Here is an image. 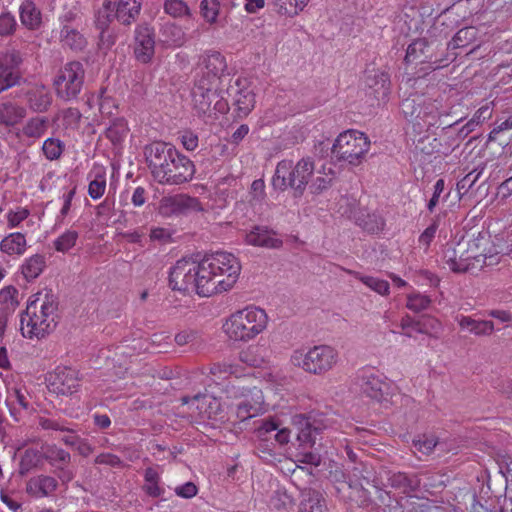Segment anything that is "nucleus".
Masks as SVG:
<instances>
[{
    "label": "nucleus",
    "instance_id": "ea45409f",
    "mask_svg": "<svg viewBox=\"0 0 512 512\" xmlns=\"http://www.w3.org/2000/svg\"><path fill=\"white\" fill-rule=\"evenodd\" d=\"M43 455L51 465L57 468H62V466L68 464L71 459L67 451L52 445L43 447Z\"/></svg>",
    "mask_w": 512,
    "mask_h": 512
},
{
    "label": "nucleus",
    "instance_id": "bb28decb",
    "mask_svg": "<svg viewBox=\"0 0 512 512\" xmlns=\"http://www.w3.org/2000/svg\"><path fill=\"white\" fill-rule=\"evenodd\" d=\"M26 108L11 100L0 102V124L13 127L26 117Z\"/></svg>",
    "mask_w": 512,
    "mask_h": 512
},
{
    "label": "nucleus",
    "instance_id": "f3484780",
    "mask_svg": "<svg viewBox=\"0 0 512 512\" xmlns=\"http://www.w3.org/2000/svg\"><path fill=\"white\" fill-rule=\"evenodd\" d=\"M133 53L135 59L142 64L150 63L155 55V32L146 23L135 28Z\"/></svg>",
    "mask_w": 512,
    "mask_h": 512
},
{
    "label": "nucleus",
    "instance_id": "9b49d317",
    "mask_svg": "<svg viewBox=\"0 0 512 512\" xmlns=\"http://www.w3.org/2000/svg\"><path fill=\"white\" fill-rule=\"evenodd\" d=\"M236 107L238 117H246L254 108L255 94L246 78H237L234 83L223 87V92L213 102V109L219 113L229 110V101Z\"/></svg>",
    "mask_w": 512,
    "mask_h": 512
},
{
    "label": "nucleus",
    "instance_id": "393cba45",
    "mask_svg": "<svg viewBox=\"0 0 512 512\" xmlns=\"http://www.w3.org/2000/svg\"><path fill=\"white\" fill-rule=\"evenodd\" d=\"M434 49L425 38H419L413 41L406 50V63H426L432 62Z\"/></svg>",
    "mask_w": 512,
    "mask_h": 512
},
{
    "label": "nucleus",
    "instance_id": "4468645a",
    "mask_svg": "<svg viewBox=\"0 0 512 512\" xmlns=\"http://www.w3.org/2000/svg\"><path fill=\"white\" fill-rule=\"evenodd\" d=\"M177 148L164 141H153L143 148L146 165L153 179L160 183L163 173L175 159Z\"/></svg>",
    "mask_w": 512,
    "mask_h": 512
},
{
    "label": "nucleus",
    "instance_id": "473e14b6",
    "mask_svg": "<svg viewBox=\"0 0 512 512\" xmlns=\"http://www.w3.org/2000/svg\"><path fill=\"white\" fill-rule=\"evenodd\" d=\"M440 125V112L438 111V107L433 102L428 101V103L424 105V110L420 116V121L416 124L415 131L421 133L428 131L431 127L438 128Z\"/></svg>",
    "mask_w": 512,
    "mask_h": 512
},
{
    "label": "nucleus",
    "instance_id": "5701e85b",
    "mask_svg": "<svg viewBox=\"0 0 512 512\" xmlns=\"http://www.w3.org/2000/svg\"><path fill=\"white\" fill-rule=\"evenodd\" d=\"M142 0H119L112 4L115 19L124 26H130L138 18Z\"/></svg>",
    "mask_w": 512,
    "mask_h": 512
},
{
    "label": "nucleus",
    "instance_id": "338daca9",
    "mask_svg": "<svg viewBox=\"0 0 512 512\" xmlns=\"http://www.w3.org/2000/svg\"><path fill=\"white\" fill-rule=\"evenodd\" d=\"M181 143L186 150L193 151L198 146V136L191 131H185L181 136Z\"/></svg>",
    "mask_w": 512,
    "mask_h": 512
},
{
    "label": "nucleus",
    "instance_id": "2eb2a0df",
    "mask_svg": "<svg viewBox=\"0 0 512 512\" xmlns=\"http://www.w3.org/2000/svg\"><path fill=\"white\" fill-rule=\"evenodd\" d=\"M356 380L361 392L372 400L381 402L386 400L390 394V382L382 374L372 369L360 370Z\"/></svg>",
    "mask_w": 512,
    "mask_h": 512
},
{
    "label": "nucleus",
    "instance_id": "39448f33",
    "mask_svg": "<svg viewBox=\"0 0 512 512\" xmlns=\"http://www.w3.org/2000/svg\"><path fill=\"white\" fill-rule=\"evenodd\" d=\"M268 325L267 312L259 306L248 305L226 317L222 331L230 341L248 343L264 333Z\"/></svg>",
    "mask_w": 512,
    "mask_h": 512
},
{
    "label": "nucleus",
    "instance_id": "1a4fd4ad",
    "mask_svg": "<svg viewBox=\"0 0 512 512\" xmlns=\"http://www.w3.org/2000/svg\"><path fill=\"white\" fill-rule=\"evenodd\" d=\"M314 162L309 158H302L293 166L290 160L280 161L272 178L274 189L284 191L287 187L294 190V196L303 195L305 188L314 172Z\"/></svg>",
    "mask_w": 512,
    "mask_h": 512
},
{
    "label": "nucleus",
    "instance_id": "8fccbe9b",
    "mask_svg": "<svg viewBox=\"0 0 512 512\" xmlns=\"http://www.w3.org/2000/svg\"><path fill=\"white\" fill-rule=\"evenodd\" d=\"M360 281L376 293L385 296L389 294V283L383 279L372 276H360Z\"/></svg>",
    "mask_w": 512,
    "mask_h": 512
},
{
    "label": "nucleus",
    "instance_id": "2f4dec72",
    "mask_svg": "<svg viewBox=\"0 0 512 512\" xmlns=\"http://www.w3.org/2000/svg\"><path fill=\"white\" fill-rule=\"evenodd\" d=\"M18 305V290L15 287L7 286L0 290V319L14 313Z\"/></svg>",
    "mask_w": 512,
    "mask_h": 512
},
{
    "label": "nucleus",
    "instance_id": "4be33fe9",
    "mask_svg": "<svg viewBox=\"0 0 512 512\" xmlns=\"http://www.w3.org/2000/svg\"><path fill=\"white\" fill-rule=\"evenodd\" d=\"M245 241L248 245L264 248H279L282 239L269 226H251L245 232Z\"/></svg>",
    "mask_w": 512,
    "mask_h": 512
},
{
    "label": "nucleus",
    "instance_id": "79ce46f5",
    "mask_svg": "<svg viewBox=\"0 0 512 512\" xmlns=\"http://www.w3.org/2000/svg\"><path fill=\"white\" fill-rule=\"evenodd\" d=\"M220 13L219 0H202L200 3V14L210 25L216 24Z\"/></svg>",
    "mask_w": 512,
    "mask_h": 512
},
{
    "label": "nucleus",
    "instance_id": "69168bd1",
    "mask_svg": "<svg viewBox=\"0 0 512 512\" xmlns=\"http://www.w3.org/2000/svg\"><path fill=\"white\" fill-rule=\"evenodd\" d=\"M95 463L100 465H108L117 467L121 465V460L118 456L111 453H101L95 458Z\"/></svg>",
    "mask_w": 512,
    "mask_h": 512
},
{
    "label": "nucleus",
    "instance_id": "aec40b11",
    "mask_svg": "<svg viewBox=\"0 0 512 512\" xmlns=\"http://www.w3.org/2000/svg\"><path fill=\"white\" fill-rule=\"evenodd\" d=\"M49 381L52 391L60 395H72L80 388L78 372L71 368H58Z\"/></svg>",
    "mask_w": 512,
    "mask_h": 512
},
{
    "label": "nucleus",
    "instance_id": "4d7b16f0",
    "mask_svg": "<svg viewBox=\"0 0 512 512\" xmlns=\"http://www.w3.org/2000/svg\"><path fill=\"white\" fill-rule=\"evenodd\" d=\"M175 230L164 227V226H156L150 232V238L153 241H158L159 243L165 244L172 242L174 240Z\"/></svg>",
    "mask_w": 512,
    "mask_h": 512
},
{
    "label": "nucleus",
    "instance_id": "a211bd4d",
    "mask_svg": "<svg viewBox=\"0 0 512 512\" xmlns=\"http://www.w3.org/2000/svg\"><path fill=\"white\" fill-rule=\"evenodd\" d=\"M240 361V357L236 359H225L220 362L214 363L210 369L213 376L218 379L233 378L231 382L243 381L247 383L250 381H259L254 373L247 370Z\"/></svg>",
    "mask_w": 512,
    "mask_h": 512
},
{
    "label": "nucleus",
    "instance_id": "a878e982",
    "mask_svg": "<svg viewBox=\"0 0 512 512\" xmlns=\"http://www.w3.org/2000/svg\"><path fill=\"white\" fill-rule=\"evenodd\" d=\"M28 107L36 113L48 111L52 104V95L45 86H34L25 93Z\"/></svg>",
    "mask_w": 512,
    "mask_h": 512
},
{
    "label": "nucleus",
    "instance_id": "6e6552de",
    "mask_svg": "<svg viewBox=\"0 0 512 512\" xmlns=\"http://www.w3.org/2000/svg\"><path fill=\"white\" fill-rule=\"evenodd\" d=\"M202 259L187 256L179 259L169 273V284L173 290L195 292L199 296L208 297L206 285L202 278Z\"/></svg>",
    "mask_w": 512,
    "mask_h": 512
},
{
    "label": "nucleus",
    "instance_id": "de8ad7c7",
    "mask_svg": "<svg viewBox=\"0 0 512 512\" xmlns=\"http://www.w3.org/2000/svg\"><path fill=\"white\" fill-rule=\"evenodd\" d=\"M431 304L429 296L413 292L407 296L406 307L413 312H420L427 309Z\"/></svg>",
    "mask_w": 512,
    "mask_h": 512
},
{
    "label": "nucleus",
    "instance_id": "5fc2aeb1",
    "mask_svg": "<svg viewBox=\"0 0 512 512\" xmlns=\"http://www.w3.org/2000/svg\"><path fill=\"white\" fill-rule=\"evenodd\" d=\"M77 238L78 234L75 231L68 230L55 240V249L59 252L68 251L75 245Z\"/></svg>",
    "mask_w": 512,
    "mask_h": 512
},
{
    "label": "nucleus",
    "instance_id": "f257e3e1",
    "mask_svg": "<svg viewBox=\"0 0 512 512\" xmlns=\"http://www.w3.org/2000/svg\"><path fill=\"white\" fill-rule=\"evenodd\" d=\"M500 253L497 245L491 241L486 229L468 242L459 241L456 245L447 244L443 252V263L454 273H474L486 265Z\"/></svg>",
    "mask_w": 512,
    "mask_h": 512
},
{
    "label": "nucleus",
    "instance_id": "72a5a7b5",
    "mask_svg": "<svg viewBox=\"0 0 512 512\" xmlns=\"http://www.w3.org/2000/svg\"><path fill=\"white\" fill-rule=\"evenodd\" d=\"M49 127V120L46 117H32L22 127V135L27 138L39 139L44 136Z\"/></svg>",
    "mask_w": 512,
    "mask_h": 512
},
{
    "label": "nucleus",
    "instance_id": "c85d7f7f",
    "mask_svg": "<svg viewBox=\"0 0 512 512\" xmlns=\"http://www.w3.org/2000/svg\"><path fill=\"white\" fill-rule=\"evenodd\" d=\"M456 321L459 327L476 336H489L494 332V323L488 320H476L470 316L458 315Z\"/></svg>",
    "mask_w": 512,
    "mask_h": 512
},
{
    "label": "nucleus",
    "instance_id": "b1692460",
    "mask_svg": "<svg viewBox=\"0 0 512 512\" xmlns=\"http://www.w3.org/2000/svg\"><path fill=\"white\" fill-rule=\"evenodd\" d=\"M57 480L48 475H38L30 478L26 484V492L34 498L52 495L57 489Z\"/></svg>",
    "mask_w": 512,
    "mask_h": 512
},
{
    "label": "nucleus",
    "instance_id": "c03bdc74",
    "mask_svg": "<svg viewBox=\"0 0 512 512\" xmlns=\"http://www.w3.org/2000/svg\"><path fill=\"white\" fill-rule=\"evenodd\" d=\"M195 401L198 402L197 408L200 413H203L208 418H215L220 408V402L211 396L196 397Z\"/></svg>",
    "mask_w": 512,
    "mask_h": 512
},
{
    "label": "nucleus",
    "instance_id": "423d86ee",
    "mask_svg": "<svg viewBox=\"0 0 512 512\" xmlns=\"http://www.w3.org/2000/svg\"><path fill=\"white\" fill-rule=\"evenodd\" d=\"M256 382H229L225 388L227 397L236 401L235 415L239 421L261 416L268 411L263 391Z\"/></svg>",
    "mask_w": 512,
    "mask_h": 512
},
{
    "label": "nucleus",
    "instance_id": "6ab92c4d",
    "mask_svg": "<svg viewBox=\"0 0 512 512\" xmlns=\"http://www.w3.org/2000/svg\"><path fill=\"white\" fill-rule=\"evenodd\" d=\"M159 214L165 217L203 211L200 201L187 195L164 197L159 203Z\"/></svg>",
    "mask_w": 512,
    "mask_h": 512
},
{
    "label": "nucleus",
    "instance_id": "c9c22d12",
    "mask_svg": "<svg viewBox=\"0 0 512 512\" xmlns=\"http://www.w3.org/2000/svg\"><path fill=\"white\" fill-rule=\"evenodd\" d=\"M326 505L321 493L309 490L304 494L299 512H325Z\"/></svg>",
    "mask_w": 512,
    "mask_h": 512
},
{
    "label": "nucleus",
    "instance_id": "0e129e2a",
    "mask_svg": "<svg viewBox=\"0 0 512 512\" xmlns=\"http://www.w3.org/2000/svg\"><path fill=\"white\" fill-rule=\"evenodd\" d=\"M197 492L198 489L193 482H186L175 488L176 495L186 499L194 497Z\"/></svg>",
    "mask_w": 512,
    "mask_h": 512
},
{
    "label": "nucleus",
    "instance_id": "49530a36",
    "mask_svg": "<svg viewBox=\"0 0 512 512\" xmlns=\"http://www.w3.org/2000/svg\"><path fill=\"white\" fill-rule=\"evenodd\" d=\"M491 109L488 106H483L479 108L474 116L464 125L460 133L467 136L469 133H471L476 126H478L481 122H483L485 119L491 117Z\"/></svg>",
    "mask_w": 512,
    "mask_h": 512
},
{
    "label": "nucleus",
    "instance_id": "4c0bfd02",
    "mask_svg": "<svg viewBox=\"0 0 512 512\" xmlns=\"http://www.w3.org/2000/svg\"><path fill=\"white\" fill-rule=\"evenodd\" d=\"M262 352V348L258 345H249L240 351V361L249 367H260L266 362Z\"/></svg>",
    "mask_w": 512,
    "mask_h": 512
},
{
    "label": "nucleus",
    "instance_id": "7c9ffc66",
    "mask_svg": "<svg viewBox=\"0 0 512 512\" xmlns=\"http://www.w3.org/2000/svg\"><path fill=\"white\" fill-rule=\"evenodd\" d=\"M60 41L63 46L73 51H82L87 45L84 35L77 28L67 24L62 26Z\"/></svg>",
    "mask_w": 512,
    "mask_h": 512
},
{
    "label": "nucleus",
    "instance_id": "20e7f679",
    "mask_svg": "<svg viewBox=\"0 0 512 512\" xmlns=\"http://www.w3.org/2000/svg\"><path fill=\"white\" fill-rule=\"evenodd\" d=\"M202 273L209 297L234 287L241 273V263L232 253L216 252L202 259Z\"/></svg>",
    "mask_w": 512,
    "mask_h": 512
},
{
    "label": "nucleus",
    "instance_id": "c756f323",
    "mask_svg": "<svg viewBox=\"0 0 512 512\" xmlns=\"http://www.w3.org/2000/svg\"><path fill=\"white\" fill-rule=\"evenodd\" d=\"M427 103L420 96H415L404 99L400 104L404 117L413 124L414 131L416 130V124L420 121L424 105Z\"/></svg>",
    "mask_w": 512,
    "mask_h": 512
},
{
    "label": "nucleus",
    "instance_id": "f8f14e48",
    "mask_svg": "<svg viewBox=\"0 0 512 512\" xmlns=\"http://www.w3.org/2000/svg\"><path fill=\"white\" fill-rule=\"evenodd\" d=\"M85 70L79 61L66 63L54 79V86L58 98L64 101L77 99L84 85Z\"/></svg>",
    "mask_w": 512,
    "mask_h": 512
},
{
    "label": "nucleus",
    "instance_id": "864d4df0",
    "mask_svg": "<svg viewBox=\"0 0 512 512\" xmlns=\"http://www.w3.org/2000/svg\"><path fill=\"white\" fill-rule=\"evenodd\" d=\"M273 4L278 14L289 17H294L303 10L294 0H273Z\"/></svg>",
    "mask_w": 512,
    "mask_h": 512
},
{
    "label": "nucleus",
    "instance_id": "13d9d810",
    "mask_svg": "<svg viewBox=\"0 0 512 512\" xmlns=\"http://www.w3.org/2000/svg\"><path fill=\"white\" fill-rule=\"evenodd\" d=\"M81 113L77 108H67L62 112L63 125L65 128L77 129L81 120Z\"/></svg>",
    "mask_w": 512,
    "mask_h": 512
},
{
    "label": "nucleus",
    "instance_id": "3c124183",
    "mask_svg": "<svg viewBox=\"0 0 512 512\" xmlns=\"http://www.w3.org/2000/svg\"><path fill=\"white\" fill-rule=\"evenodd\" d=\"M44 457L43 452L40 453L36 449H27L21 459V472L29 471L31 468L38 466Z\"/></svg>",
    "mask_w": 512,
    "mask_h": 512
},
{
    "label": "nucleus",
    "instance_id": "bf43d9fd",
    "mask_svg": "<svg viewBox=\"0 0 512 512\" xmlns=\"http://www.w3.org/2000/svg\"><path fill=\"white\" fill-rule=\"evenodd\" d=\"M413 445L419 452L428 454L437 445V439L433 435H423L413 441Z\"/></svg>",
    "mask_w": 512,
    "mask_h": 512
},
{
    "label": "nucleus",
    "instance_id": "a19ab883",
    "mask_svg": "<svg viewBox=\"0 0 512 512\" xmlns=\"http://www.w3.org/2000/svg\"><path fill=\"white\" fill-rule=\"evenodd\" d=\"M163 8L166 14L173 18H191L193 13L184 0H164Z\"/></svg>",
    "mask_w": 512,
    "mask_h": 512
},
{
    "label": "nucleus",
    "instance_id": "f704fd0d",
    "mask_svg": "<svg viewBox=\"0 0 512 512\" xmlns=\"http://www.w3.org/2000/svg\"><path fill=\"white\" fill-rule=\"evenodd\" d=\"M1 250L9 255H21L26 250V239L21 233H11L0 243Z\"/></svg>",
    "mask_w": 512,
    "mask_h": 512
},
{
    "label": "nucleus",
    "instance_id": "0eeeda50",
    "mask_svg": "<svg viewBox=\"0 0 512 512\" xmlns=\"http://www.w3.org/2000/svg\"><path fill=\"white\" fill-rule=\"evenodd\" d=\"M339 362V352L331 345L320 344L309 349L292 351L289 364L306 373L322 376L331 371Z\"/></svg>",
    "mask_w": 512,
    "mask_h": 512
},
{
    "label": "nucleus",
    "instance_id": "ddd939ff",
    "mask_svg": "<svg viewBox=\"0 0 512 512\" xmlns=\"http://www.w3.org/2000/svg\"><path fill=\"white\" fill-rule=\"evenodd\" d=\"M23 54L15 49L0 52V94L27 83Z\"/></svg>",
    "mask_w": 512,
    "mask_h": 512
},
{
    "label": "nucleus",
    "instance_id": "37998d69",
    "mask_svg": "<svg viewBox=\"0 0 512 512\" xmlns=\"http://www.w3.org/2000/svg\"><path fill=\"white\" fill-rule=\"evenodd\" d=\"M65 144L58 138H48L42 145V151L48 160H57L64 152Z\"/></svg>",
    "mask_w": 512,
    "mask_h": 512
},
{
    "label": "nucleus",
    "instance_id": "412c9836",
    "mask_svg": "<svg viewBox=\"0 0 512 512\" xmlns=\"http://www.w3.org/2000/svg\"><path fill=\"white\" fill-rule=\"evenodd\" d=\"M6 387V405L9 408L11 416L19 420V415L22 411L29 409V401L27 392L21 384L12 383L8 379H4Z\"/></svg>",
    "mask_w": 512,
    "mask_h": 512
},
{
    "label": "nucleus",
    "instance_id": "09e8293b",
    "mask_svg": "<svg viewBox=\"0 0 512 512\" xmlns=\"http://www.w3.org/2000/svg\"><path fill=\"white\" fill-rule=\"evenodd\" d=\"M164 33L167 37V41L175 46H182L187 41L186 34L179 25H166L164 28Z\"/></svg>",
    "mask_w": 512,
    "mask_h": 512
},
{
    "label": "nucleus",
    "instance_id": "774afa93",
    "mask_svg": "<svg viewBox=\"0 0 512 512\" xmlns=\"http://www.w3.org/2000/svg\"><path fill=\"white\" fill-rule=\"evenodd\" d=\"M479 176H480V173H477V174H475L474 172L468 173L464 178H462L457 183L458 190L459 191L464 190L465 192H467L468 190H470L473 187L475 182L478 180Z\"/></svg>",
    "mask_w": 512,
    "mask_h": 512
},
{
    "label": "nucleus",
    "instance_id": "9d476101",
    "mask_svg": "<svg viewBox=\"0 0 512 512\" xmlns=\"http://www.w3.org/2000/svg\"><path fill=\"white\" fill-rule=\"evenodd\" d=\"M370 148L369 138L360 131L347 130L339 134L331 147V156L337 162L359 166Z\"/></svg>",
    "mask_w": 512,
    "mask_h": 512
},
{
    "label": "nucleus",
    "instance_id": "a18cd8bd",
    "mask_svg": "<svg viewBox=\"0 0 512 512\" xmlns=\"http://www.w3.org/2000/svg\"><path fill=\"white\" fill-rule=\"evenodd\" d=\"M115 19V13L112 6H107L103 3V6L95 14V27L97 30H104L111 28L110 24Z\"/></svg>",
    "mask_w": 512,
    "mask_h": 512
},
{
    "label": "nucleus",
    "instance_id": "e2e57ef3",
    "mask_svg": "<svg viewBox=\"0 0 512 512\" xmlns=\"http://www.w3.org/2000/svg\"><path fill=\"white\" fill-rule=\"evenodd\" d=\"M279 428V424L273 419H266L262 421L261 425L256 429V434L259 438H266V435L270 432L276 431Z\"/></svg>",
    "mask_w": 512,
    "mask_h": 512
},
{
    "label": "nucleus",
    "instance_id": "680f3d73",
    "mask_svg": "<svg viewBox=\"0 0 512 512\" xmlns=\"http://www.w3.org/2000/svg\"><path fill=\"white\" fill-rule=\"evenodd\" d=\"M400 326L404 331L403 334L407 337H412L414 332L422 333V329L419 327V324L409 316L402 318Z\"/></svg>",
    "mask_w": 512,
    "mask_h": 512
},
{
    "label": "nucleus",
    "instance_id": "052dcab7",
    "mask_svg": "<svg viewBox=\"0 0 512 512\" xmlns=\"http://www.w3.org/2000/svg\"><path fill=\"white\" fill-rule=\"evenodd\" d=\"M117 40V34L114 28H108L99 31V46L101 48H111Z\"/></svg>",
    "mask_w": 512,
    "mask_h": 512
},
{
    "label": "nucleus",
    "instance_id": "7ed1b4c3",
    "mask_svg": "<svg viewBox=\"0 0 512 512\" xmlns=\"http://www.w3.org/2000/svg\"><path fill=\"white\" fill-rule=\"evenodd\" d=\"M57 303L54 294L41 290L32 294L21 316L20 331L28 339H41L50 334L56 326Z\"/></svg>",
    "mask_w": 512,
    "mask_h": 512
},
{
    "label": "nucleus",
    "instance_id": "603ef678",
    "mask_svg": "<svg viewBox=\"0 0 512 512\" xmlns=\"http://www.w3.org/2000/svg\"><path fill=\"white\" fill-rule=\"evenodd\" d=\"M18 27L15 16L10 12H3L0 14V36L8 37L15 33Z\"/></svg>",
    "mask_w": 512,
    "mask_h": 512
},
{
    "label": "nucleus",
    "instance_id": "cd10ccee",
    "mask_svg": "<svg viewBox=\"0 0 512 512\" xmlns=\"http://www.w3.org/2000/svg\"><path fill=\"white\" fill-rule=\"evenodd\" d=\"M21 24L28 30L35 31L42 26L41 10L32 0H25L19 7Z\"/></svg>",
    "mask_w": 512,
    "mask_h": 512
},
{
    "label": "nucleus",
    "instance_id": "6e6d98bb",
    "mask_svg": "<svg viewBox=\"0 0 512 512\" xmlns=\"http://www.w3.org/2000/svg\"><path fill=\"white\" fill-rule=\"evenodd\" d=\"M106 189V177L104 174H96L94 179L89 183L88 193L91 198H100Z\"/></svg>",
    "mask_w": 512,
    "mask_h": 512
},
{
    "label": "nucleus",
    "instance_id": "e433bc0d",
    "mask_svg": "<svg viewBox=\"0 0 512 512\" xmlns=\"http://www.w3.org/2000/svg\"><path fill=\"white\" fill-rule=\"evenodd\" d=\"M45 267V257L39 254L27 258L21 266L22 274L27 280L37 278Z\"/></svg>",
    "mask_w": 512,
    "mask_h": 512
},
{
    "label": "nucleus",
    "instance_id": "dca6fc26",
    "mask_svg": "<svg viewBox=\"0 0 512 512\" xmlns=\"http://www.w3.org/2000/svg\"><path fill=\"white\" fill-rule=\"evenodd\" d=\"M175 159L170 162L168 168L163 173L159 184L162 185H180L192 180L195 174V165L187 156L176 151Z\"/></svg>",
    "mask_w": 512,
    "mask_h": 512
},
{
    "label": "nucleus",
    "instance_id": "f03ea898",
    "mask_svg": "<svg viewBox=\"0 0 512 512\" xmlns=\"http://www.w3.org/2000/svg\"><path fill=\"white\" fill-rule=\"evenodd\" d=\"M200 65L201 75L195 80L192 97L196 109L205 114L232 78L227 72L226 59L219 51H207L201 56Z\"/></svg>",
    "mask_w": 512,
    "mask_h": 512
},
{
    "label": "nucleus",
    "instance_id": "58836bf2",
    "mask_svg": "<svg viewBox=\"0 0 512 512\" xmlns=\"http://www.w3.org/2000/svg\"><path fill=\"white\" fill-rule=\"evenodd\" d=\"M129 129L124 118H115L106 129V137L113 143H121L127 136Z\"/></svg>",
    "mask_w": 512,
    "mask_h": 512
}]
</instances>
